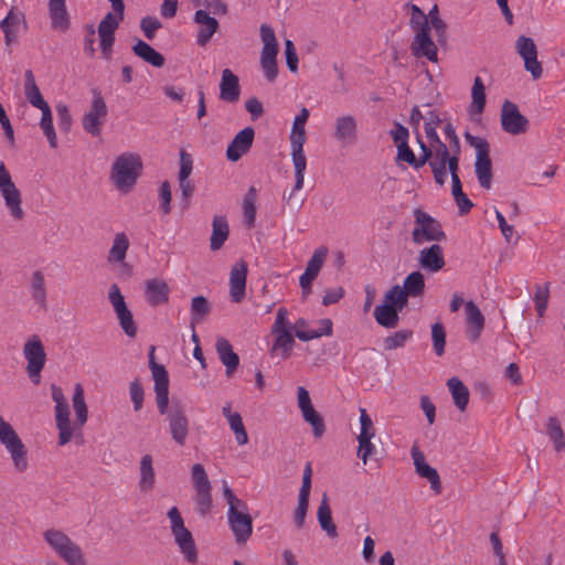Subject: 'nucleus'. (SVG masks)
Returning a JSON list of instances; mask_svg holds the SVG:
<instances>
[{
    "instance_id": "603ef678",
    "label": "nucleus",
    "mask_w": 565,
    "mask_h": 565,
    "mask_svg": "<svg viewBox=\"0 0 565 565\" xmlns=\"http://www.w3.org/2000/svg\"><path fill=\"white\" fill-rule=\"evenodd\" d=\"M412 337L413 332L411 330L396 331L384 339L383 347L387 351L403 348Z\"/></svg>"
},
{
    "instance_id": "4d7b16f0",
    "label": "nucleus",
    "mask_w": 565,
    "mask_h": 565,
    "mask_svg": "<svg viewBox=\"0 0 565 565\" xmlns=\"http://www.w3.org/2000/svg\"><path fill=\"white\" fill-rule=\"evenodd\" d=\"M431 340L435 353L441 356L446 345V331L441 323L436 322L431 326Z\"/></svg>"
},
{
    "instance_id": "ddd939ff",
    "label": "nucleus",
    "mask_w": 565,
    "mask_h": 565,
    "mask_svg": "<svg viewBox=\"0 0 565 565\" xmlns=\"http://www.w3.org/2000/svg\"><path fill=\"white\" fill-rule=\"evenodd\" d=\"M263 49L260 52V66L268 82H274L278 75L277 55L279 52L278 41L274 29L268 24L259 28Z\"/></svg>"
},
{
    "instance_id": "1a4fd4ad",
    "label": "nucleus",
    "mask_w": 565,
    "mask_h": 565,
    "mask_svg": "<svg viewBox=\"0 0 565 565\" xmlns=\"http://www.w3.org/2000/svg\"><path fill=\"white\" fill-rule=\"evenodd\" d=\"M22 355L26 362L25 372L35 385L41 382V373L46 364V352L39 334L29 335L22 347Z\"/></svg>"
},
{
    "instance_id": "c03bdc74",
    "label": "nucleus",
    "mask_w": 565,
    "mask_h": 565,
    "mask_svg": "<svg viewBox=\"0 0 565 565\" xmlns=\"http://www.w3.org/2000/svg\"><path fill=\"white\" fill-rule=\"evenodd\" d=\"M327 256L328 248L326 246H320L316 248L312 256L307 263L305 271L301 275L309 277L311 279H316L321 268L323 267Z\"/></svg>"
},
{
    "instance_id": "774afa93",
    "label": "nucleus",
    "mask_w": 565,
    "mask_h": 565,
    "mask_svg": "<svg viewBox=\"0 0 565 565\" xmlns=\"http://www.w3.org/2000/svg\"><path fill=\"white\" fill-rule=\"evenodd\" d=\"M372 439L373 438L358 439V457L361 458L364 465L367 462L369 458L375 452V445L372 443Z\"/></svg>"
},
{
    "instance_id": "5701e85b",
    "label": "nucleus",
    "mask_w": 565,
    "mask_h": 565,
    "mask_svg": "<svg viewBox=\"0 0 565 565\" xmlns=\"http://www.w3.org/2000/svg\"><path fill=\"white\" fill-rule=\"evenodd\" d=\"M193 22L198 25L195 36L199 46H205L218 30V21L203 9H198L193 15Z\"/></svg>"
},
{
    "instance_id": "5fc2aeb1",
    "label": "nucleus",
    "mask_w": 565,
    "mask_h": 565,
    "mask_svg": "<svg viewBox=\"0 0 565 565\" xmlns=\"http://www.w3.org/2000/svg\"><path fill=\"white\" fill-rule=\"evenodd\" d=\"M192 3L214 15H225L228 12V7L223 0H192Z\"/></svg>"
},
{
    "instance_id": "a18cd8bd",
    "label": "nucleus",
    "mask_w": 565,
    "mask_h": 565,
    "mask_svg": "<svg viewBox=\"0 0 565 565\" xmlns=\"http://www.w3.org/2000/svg\"><path fill=\"white\" fill-rule=\"evenodd\" d=\"M273 334L275 335V341L271 351L280 354L282 359H288L295 344L291 330Z\"/></svg>"
},
{
    "instance_id": "49530a36",
    "label": "nucleus",
    "mask_w": 565,
    "mask_h": 565,
    "mask_svg": "<svg viewBox=\"0 0 565 565\" xmlns=\"http://www.w3.org/2000/svg\"><path fill=\"white\" fill-rule=\"evenodd\" d=\"M546 434L553 441L556 451H565L564 431L556 417H550L546 422Z\"/></svg>"
},
{
    "instance_id": "a878e982",
    "label": "nucleus",
    "mask_w": 565,
    "mask_h": 565,
    "mask_svg": "<svg viewBox=\"0 0 565 565\" xmlns=\"http://www.w3.org/2000/svg\"><path fill=\"white\" fill-rule=\"evenodd\" d=\"M465 313L467 335L471 342H477L484 329V316L472 300L465 303Z\"/></svg>"
},
{
    "instance_id": "bb28decb",
    "label": "nucleus",
    "mask_w": 565,
    "mask_h": 565,
    "mask_svg": "<svg viewBox=\"0 0 565 565\" xmlns=\"http://www.w3.org/2000/svg\"><path fill=\"white\" fill-rule=\"evenodd\" d=\"M254 136L255 131L252 127L241 130L226 149L227 159L233 162L239 160L250 149Z\"/></svg>"
},
{
    "instance_id": "c9c22d12",
    "label": "nucleus",
    "mask_w": 565,
    "mask_h": 565,
    "mask_svg": "<svg viewBox=\"0 0 565 565\" xmlns=\"http://www.w3.org/2000/svg\"><path fill=\"white\" fill-rule=\"evenodd\" d=\"M230 228L225 216L215 215L212 222V235L210 247L212 250H218L228 238Z\"/></svg>"
},
{
    "instance_id": "cd10ccee",
    "label": "nucleus",
    "mask_w": 565,
    "mask_h": 565,
    "mask_svg": "<svg viewBox=\"0 0 565 565\" xmlns=\"http://www.w3.org/2000/svg\"><path fill=\"white\" fill-rule=\"evenodd\" d=\"M411 50L416 57H426L431 62L438 61V50L429 35V31L416 32Z\"/></svg>"
},
{
    "instance_id": "c756f323",
    "label": "nucleus",
    "mask_w": 565,
    "mask_h": 565,
    "mask_svg": "<svg viewBox=\"0 0 565 565\" xmlns=\"http://www.w3.org/2000/svg\"><path fill=\"white\" fill-rule=\"evenodd\" d=\"M130 247V241L125 232L114 235L111 246L107 254V263L111 266L127 267L126 257Z\"/></svg>"
},
{
    "instance_id": "8fccbe9b",
    "label": "nucleus",
    "mask_w": 565,
    "mask_h": 565,
    "mask_svg": "<svg viewBox=\"0 0 565 565\" xmlns=\"http://www.w3.org/2000/svg\"><path fill=\"white\" fill-rule=\"evenodd\" d=\"M256 190L250 188L243 202L244 221L248 227L254 226L256 218Z\"/></svg>"
},
{
    "instance_id": "6ab92c4d",
    "label": "nucleus",
    "mask_w": 565,
    "mask_h": 565,
    "mask_svg": "<svg viewBox=\"0 0 565 565\" xmlns=\"http://www.w3.org/2000/svg\"><path fill=\"white\" fill-rule=\"evenodd\" d=\"M333 138L342 147L354 146L359 140V122L355 116L342 114L334 119Z\"/></svg>"
},
{
    "instance_id": "a19ab883",
    "label": "nucleus",
    "mask_w": 565,
    "mask_h": 565,
    "mask_svg": "<svg viewBox=\"0 0 565 565\" xmlns=\"http://www.w3.org/2000/svg\"><path fill=\"white\" fill-rule=\"evenodd\" d=\"M30 294L33 301L41 308L46 307V286L44 275L40 270H35L30 279Z\"/></svg>"
},
{
    "instance_id": "e433bc0d",
    "label": "nucleus",
    "mask_w": 565,
    "mask_h": 565,
    "mask_svg": "<svg viewBox=\"0 0 565 565\" xmlns=\"http://www.w3.org/2000/svg\"><path fill=\"white\" fill-rule=\"evenodd\" d=\"M139 488L141 491H150L156 483V473L153 469L152 456L143 455L139 462Z\"/></svg>"
},
{
    "instance_id": "4c0bfd02",
    "label": "nucleus",
    "mask_w": 565,
    "mask_h": 565,
    "mask_svg": "<svg viewBox=\"0 0 565 565\" xmlns=\"http://www.w3.org/2000/svg\"><path fill=\"white\" fill-rule=\"evenodd\" d=\"M134 53L154 67L164 65V57L161 53L157 52L152 46L142 40H138L132 46Z\"/></svg>"
},
{
    "instance_id": "f03ea898",
    "label": "nucleus",
    "mask_w": 565,
    "mask_h": 565,
    "mask_svg": "<svg viewBox=\"0 0 565 565\" xmlns=\"http://www.w3.org/2000/svg\"><path fill=\"white\" fill-rule=\"evenodd\" d=\"M51 396L55 403L54 418L56 429L58 431L57 444L58 446H65L72 439L82 437V428L88 418V408L85 402L84 388L79 383L74 386L72 403L76 418L73 423L71 422L70 405L62 388L52 384Z\"/></svg>"
},
{
    "instance_id": "6e6552de",
    "label": "nucleus",
    "mask_w": 565,
    "mask_h": 565,
    "mask_svg": "<svg viewBox=\"0 0 565 565\" xmlns=\"http://www.w3.org/2000/svg\"><path fill=\"white\" fill-rule=\"evenodd\" d=\"M0 445L10 455L12 466L19 473L29 468L28 449L13 426L0 415Z\"/></svg>"
},
{
    "instance_id": "6e6d98bb",
    "label": "nucleus",
    "mask_w": 565,
    "mask_h": 565,
    "mask_svg": "<svg viewBox=\"0 0 565 565\" xmlns=\"http://www.w3.org/2000/svg\"><path fill=\"white\" fill-rule=\"evenodd\" d=\"M301 414L305 422H307L312 427L315 437H322L326 431V427L321 415L315 408L307 409Z\"/></svg>"
},
{
    "instance_id": "39448f33",
    "label": "nucleus",
    "mask_w": 565,
    "mask_h": 565,
    "mask_svg": "<svg viewBox=\"0 0 565 565\" xmlns=\"http://www.w3.org/2000/svg\"><path fill=\"white\" fill-rule=\"evenodd\" d=\"M24 95L31 106L41 110L42 116L39 125L50 147L55 149L57 147V136L53 126L52 110L50 105L44 100L31 70L24 72Z\"/></svg>"
},
{
    "instance_id": "3c124183",
    "label": "nucleus",
    "mask_w": 565,
    "mask_h": 565,
    "mask_svg": "<svg viewBox=\"0 0 565 565\" xmlns=\"http://www.w3.org/2000/svg\"><path fill=\"white\" fill-rule=\"evenodd\" d=\"M407 296L406 292L398 285L392 287L384 297L385 305L390 307L396 308V310L401 311L407 305Z\"/></svg>"
},
{
    "instance_id": "2eb2a0df",
    "label": "nucleus",
    "mask_w": 565,
    "mask_h": 565,
    "mask_svg": "<svg viewBox=\"0 0 565 565\" xmlns=\"http://www.w3.org/2000/svg\"><path fill=\"white\" fill-rule=\"evenodd\" d=\"M469 145L476 149L475 171L479 184L483 189L491 188L492 163L489 156V143L486 139L467 136Z\"/></svg>"
},
{
    "instance_id": "680f3d73",
    "label": "nucleus",
    "mask_w": 565,
    "mask_h": 565,
    "mask_svg": "<svg viewBox=\"0 0 565 565\" xmlns=\"http://www.w3.org/2000/svg\"><path fill=\"white\" fill-rule=\"evenodd\" d=\"M129 395L134 405L135 412H139L143 406L145 391L141 383L135 380L129 385Z\"/></svg>"
},
{
    "instance_id": "e2e57ef3",
    "label": "nucleus",
    "mask_w": 565,
    "mask_h": 565,
    "mask_svg": "<svg viewBox=\"0 0 565 565\" xmlns=\"http://www.w3.org/2000/svg\"><path fill=\"white\" fill-rule=\"evenodd\" d=\"M291 330L290 321L288 319V311L281 307L278 309L275 322L271 327V333Z\"/></svg>"
},
{
    "instance_id": "72a5a7b5",
    "label": "nucleus",
    "mask_w": 565,
    "mask_h": 565,
    "mask_svg": "<svg viewBox=\"0 0 565 565\" xmlns=\"http://www.w3.org/2000/svg\"><path fill=\"white\" fill-rule=\"evenodd\" d=\"M239 93L238 77L231 70L225 68L222 72L220 83V98L228 103H235L239 98Z\"/></svg>"
},
{
    "instance_id": "f257e3e1",
    "label": "nucleus",
    "mask_w": 565,
    "mask_h": 565,
    "mask_svg": "<svg viewBox=\"0 0 565 565\" xmlns=\"http://www.w3.org/2000/svg\"><path fill=\"white\" fill-rule=\"evenodd\" d=\"M150 369L154 381L156 403L161 415H167L169 423V433L172 440L184 446L190 433L189 418L185 415V408L181 401H172L169 408V377L163 365L153 361V348L150 353Z\"/></svg>"
},
{
    "instance_id": "338daca9",
    "label": "nucleus",
    "mask_w": 565,
    "mask_h": 565,
    "mask_svg": "<svg viewBox=\"0 0 565 565\" xmlns=\"http://www.w3.org/2000/svg\"><path fill=\"white\" fill-rule=\"evenodd\" d=\"M159 195H160V201H161L160 206H161L162 212L164 214H169L171 211L172 195H171V186L168 181H164L161 183L160 189H159Z\"/></svg>"
},
{
    "instance_id": "9d476101",
    "label": "nucleus",
    "mask_w": 565,
    "mask_h": 565,
    "mask_svg": "<svg viewBox=\"0 0 565 565\" xmlns=\"http://www.w3.org/2000/svg\"><path fill=\"white\" fill-rule=\"evenodd\" d=\"M414 227L412 231V239L416 245H423L431 242H443L446 234L441 224L431 215L420 209L413 211Z\"/></svg>"
},
{
    "instance_id": "7c9ffc66",
    "label": "nucleus",
    "mask_w": 565,
    "mask_h": 565,
    "mask_svg": "<svg viewBox=\"0 0 565 565\" xmlns=\"http://www.w3.org/2000/svg\"><path fill=\"white\" fill-rule=\"evenodd\" d=\"M419 266L430 273H437L445 266L443 247L438 244L424 248L418 254Z\"/></svg>"
},
{
    "instance_id": "864d4df0",
    "label": "nucleus",
    "mask_w": 565,
    "mask_h": 565,
    "mask_svg": "<svg viewBox=\"0 0 565 565\" xmlns=\"http://www.w3.org/2000/svg\"><path fill=\"white\" fill-rule=\"evenodd\" d=\"M409 24L415 33L430 31L428 17L415 4L411 6Z\"/></svg>"
},
{
    "instance_id": "f3484780",
    "label": "nucleus",
    "mask_w": 565,
    "mask_h": 565,
    "mask_svg": "<svg viewBox=\"0 0 565 565\" xmlns=\"http://www.w3.org/2000/svg\"><path fill=\"white\" fill-rule=\"evenodd\" d=\"M194 489V501L200 514H206L212 505L211 482L201 463H194L191 469Z\"/></svg>"
},
{
    "instance_id": "37998d69",
    "label": "nucleus",
    "mask_w": 565,
    "mask_h": 565,
    "mask_svg": "<svg viewBox=\"0 0 565 565\" xmlns=\"http://www.w3.org/2000/svg\"><path fill=\"white\" fill-rule=\"evenodd\" d=\"M398 312L396 308L382 303L375 307L374 318L380 326L391 329L395 328L398 323Z\"/></svg>"
},
{
    "instance_id": "20e7f679",
    "label": "nucleus",
    "mask_w": 565,
    "mask_h": 565,
    "mask_svg": "<svg viewBox=\"0 0 565 565\" xmlns=\"http://www.w3.org/2000/svg\"><path fill=\"white\" fill-rule=\"evenodd\" d=\"M142 169V160L138 153L122 152L114 159L110 166L109 180L116 190L127 194L137 184Z\"/></svg>"
},
{
    "instance_id": "69168bd1",
    "label": "nucleus",
    "mask_w": 565,
    "mask_h": 565,
    "mask_svg": "<svg viewBox=\"0 0 565 565\" xmlns=\"http://www.w3.org/2000/svg\"><path fill=\"white\" fill-rule=\"evenodd\" d=\"M140 26L146 38L148 40H152L154 38L156 31L159 30L162 24L158 19L153 17H146L141 20Z\"/></svg>"
},
{
    "instance_id": "7ed1b4c3",
    "label": "nucleus",
    "mask_w": 565,
    "mask_h": 565,
    "mask_svg": "<svg viewBox=\"0 0 565 565\" xmlns=\"http://www.w3.org/2000/svg\"><path fill=\"white\" fill-rule=\"evenodd\" d=\"M223 497L227 503V524L237 544L246 543L253 533V518L245 501L234 494L226 481H223Z\"/></svg>"
},
{
    "instance_id": "f704fd0d",
    "label": "nucleus",
    "mask_w": 565,
    "mask_h": 565,
    "mask_svg": "<svg viewBox=\"0 0 565 565\" xmlns=\"http://www.w3.org/2000/svg\"><path fill=\"white\" fill-rule=\"evenodd\" d=\"M24 23V14L20 11L11 9L7 17L0 22V29L4 34L7 44L15 41L19 26Z\"/></svg>"
},
{
    "instance_id": "c85d7f7f",
    "label": "nucleus",
    "mask_w": 565,
    "mask_h": 565,
    "mask_svg": "<svg viewBox=\"0 0 565 565\" xmlns=\"http://www.w3.org/2000/svg\"><path fill=\"white\" fill-rule=\"evenodd\" d=\"M47 10L51 28L53 30L65 32L70 29L71 17L66 0H47Z\"/></svg>"
},
{
    "instance_id": "4468645a",
    "label": "nucleus",
    "mask_w": 565,
    "mask_h": 565,
    "mask_svg": "<svg viewBox=\"0 0 565 565\" xmlns=\"http://www.w3.org/2000/svg\"><path fill=\"white\" fill-rule=\"evenodd\" d=\"M108 301L110 302L119 326L125 334L129 338H135L138 331L137 324L117 284H111L109 286Z\"/></svg>"
},
{
    "instance_id": "58836bf2",
    "label": "nucleus",
    "mask_w": 565,
    "mask_h": 565,
    "mask_svg": "<svg viewBox=\"0 0 565 565\" xmlns=\"http://www.w3.org/2000/svg\"><path fill=\"white\" fill-rule=\"evenodd\" d=\"M317 518L321 529L327 533L329 537L334 539L338 536L337 526L332 520L331 509L328 502L327 494H323L322 497V500L317 511Z\"/></svg>"
},
{
    "instance_id": "393cba45",
    "label": "nucleus",
    "mask_w": 565,
    "mask_h": 565,
    "mask_svg": "<svg viewBox=\"0 0 565 565\" xmlns=\"http://www.w3.org/2000/svg\"><path fill=\"white\" fill-rule=\"evenodd\" d=\"M247 264L243 260L233 265L230 274V296L233 302L239 303L245 298Z\"/></svg>"
},
{
    "instance_id": "9b49d317",
    "label": "nucleus",
    "mask_w": 565,
    "mask_h": 565,
    "mask_svg": "<svg viewBox=\"0 0 565 565\" xmlns=\"http://www.w3.org/2000/svg\"><path fill=\"white\" fill-rule=\"evenodd\" d=\"M171 533L184 559L191 564L198 561L196 545L192 533L184 526V521L177 507H172L168 513Z\"/></svg>"
},
{
    "instance_id": "f8f14e48",
    "label": "nucleus",
    "mask_w": 565,
    "mask_h": 565,
    "mask_svg": "<svg viewBox=\"0 0 565 565\" xmlns=\"http://www.w3.org/2000/svg\"><path fill=\"white\" fill-rule=\"evenodd\" d=\"M0 195L9 215L14 221H22L25 216L22 206V193L13 182L3 161H0Z\"/></svg>"
},
{
    "instance_id": "bf43d9fd",
    "label": "nucleus",
    "mask_w": 565,
    "mask_h": 565,
    "mask_svg": "<svg viewBox=\"0 0 565 565\" xmlns=\"http://www.w3.org/2000/svg\"><path fill=\"white\" fill-rule=\"evenodd\" d=\"M359 412L360 433L358 435V439L374 438L375 428L372 418L370 417L365 408H360Z\"/></svg>"
},
{
    "instance_id": "052dcab7",
    "label": "nucleus",
    "mask_w": 565,
    "mask_h": 565,
    "mask_svg": "<svg viewBox=\"0 0 565 565\" xmlns=\"http://www.w3.org/2000/svg\"><path fill=\"white\" fill-rule=\"evenodd\" d=\"M548 297H550V291H548L547 285H545V286L537 285L535 287L534 302H535V309L540 317H543L545 313V310L547 308Z\"/></svg>"
},
{
    "instance_id": "79ce46f5",
    "label": "nucleus",
    "mask_w": 565,
    "mask_h": 565,
    "mask_svg": "<svg viewBox=\"0 0 565 565\" xmlns=\"http://www.w3.org/2000/svg\"><path fill=\"white\" fill-rule=\"evenodd\" d=\"M486 86L481 77L476 76L471 87L470 115H481L486 106Z\"/></svg>"
},
{
    "instance_id": "423d86ee",
    "label": "nucleus",
    "mask_w": 565,
    "mask_h": 565,
    "mask_svg": "<svg viewBox=\"0 0 565 565\" xmlns=\"http://www.w3.org/2000/svg\"><path fill=\"white\" fill-rule=\"evenodd\" d=\"M308 117L309 110L307 108H302L300 114L296 116L294 120L290 134L291 158L295 168L294 191H300L305 183L307 159L303 152V145L306 142L305 125L308 120Z\"/></svg>"
},
{
    "instance_id": "2f4dec72",
    "label": "nucleus",
    "mask_w": 565,
    "mask_h": 565,
    "mask_svg": "<svg viewBox=\"0 0 565 565\" xmlns=\"http://www.w3.org/2000/svg\"><path fill=\"white\" fill-rule=\"evenodd\" d=\"M215 349L220 361L225 366L226 375L230 377L239 365V358L234 352L230 341L223 337L217 338Z\"/></svg>"
},
{
    "instance_id": "ea45409f",
    "label": "nucleus",
    "mask_w": 565,
    "mask_h": 565,
    "mask_svg": "<svg viewBox=\"0 0 565 565\" xmlns=\"http://www.w3.org/2000/svg\"><path fill=\"white\" fill-rule=\"evenodd\" d=\"M447 386L454 399L456 407L463 412L469 403V390L458 377H450L447 381Z\"/></svg>"
},
{
    "instance_id": "de8ad7c7",
    "label": "nucleus",
    "mask_w": 565,
    "mask_h": 565,
    "mask_svg": "<svg viewBox=\"0 0 565 565\" xmlns=\"http://www.w3.org/2000/svg\"><path fill=\"white\" fill-rule=\"evenodd\" d=\"M425 288L424 276L420 271L411 273L405 279L402 289L406 292L407 298L418 297Z\"/></svg>"
},
{
    "instance_id": "0eeeda50",
    "label": "nucleus",
    "mask_w": 565,
    "mask_h": 565,
    "mask_svg": "<svg viewBox=\"0 0 565 565\" xmlns=\"http://www.w3.org/2000/svg\"><path fill=\"white\" fill-rule=\"evenodd\" d=\"M43 541L67 565H88L83 548L63 530L56 527L46 529L43 532Z\"/></svg>"
},
{
    "instance_id": "aec40b11",
    "label": "nucleus",
    "mask_w": 565,
    "mask_h": 565,
    "mask_svg": "<svg viewBox=\"0 0 565 565\" xmlns=\"http://www.w3.org/2000/svg\"><path fill=\"white\" fill-rule=\"evenodd\" d=\"M516 53L524 62V68L532 75L533 79H539L543 74V67L537 60V49L534 41L525 35H521L515 41Z\"/></svg>"
},
{
    "instance_id": "13d9d810",
    "label": "nucleus",
    "mask_w": 565,
    "mask_h": 565,
    "mask_svg": "<svg viewBox=\"0 0 565 565\" xmlns=\"http://www.w3.org/2000/svg\"><path fill=\"white\" fill-rule=\"evenodd\" d=\"M231 430L233 431L235 436V440L237 445L244 446L248 443V435L246 431V428L244 426L243 419L241 414L237 416H234V418H230L227 422Z\"/></svg>"
},
{
    "instance_id": "412c9836",
    "label": "nucleus",
    "mask_w": 565,
    "mask_h": 565,
    "mask_svg": "<svg viewBox=\"0 0 565 565\" xmlns=\"http://www.w3.org/2000/svg\"><path fill=\"white\" fill-rule=\"evenodd\" d=\"M124 15L116 12H108L98 25V36L102 53L105 58H110L111 47L115 41V31L118 29Z\"/></svg>"
},
{
    "instance_id": "dca6fc26",
    "label": "nucleus",
    "mask_w": 565,
    "mask_h": 565,
    "mask_svg": "<svg viewBox=\"0 0 565 565\" xmlns=\"http://www.w3.org/2000/svg\"><path fill=\"white\" fill-rule=\"evenodd\" d=\"M108 108L99 92H94L89 109L82 117V127L92 137H98L106 121Z\"/></svg>"
},
{
    "instance_id": "0e129e2a",
    "label": "nucleus",
    "mask_w": 565,
    "mask_h": 565,
    "mask_svg": "<svg viewBox=\"0 0 565 565\" xmlns=\"http://www.w3.org/2000/svg\"><path fill=\"white\" fill-rule=\"evenodd\" d=\"M285 55H286V63L290 72L295 73L298 71V55L296 52V47L291 40L285 41Z\"/></svg>"
},
{
    "instance_id": "4be33fe9",
    "label": "nucleus",
    "mask_w": 565,
    "mask_h": 565,
    "mask_svg": "<svg viewBox=\"0 0 565 565\" xmlns=\"http://www.w3.org/2000/svg\"><path fill=\"white\" fill-rule=\"evenodd\" d=\"M527 125V119L519 111L518 106L505 100L501 108L502 129L510 135L516 136L525 132Z\"/></svg>"
},
{
    "instance_id": "a211bd4d",
    "label": "nucleus",
    "mask_w": 565,
    "mask_h": 565,
    "mask_svg": "<svg viewBox=\"0 0 565 565\" xmlns=\"http://www.w3.org/2000/svg\"><path fill=\"white\" fill-rule=\"evenodd\" d=\"M433 147V154L429 160V166L434 173L436 183L443 185L447 180V169L450 171L452 160L457 162V170L459 169V158L457 154L450 156L447 146L444 142H438Z\"/></svg>"
},
{
    "instance_id": "b1692460",
    "label": "nucleus",
    "mask_w": 565,
    "mask_h": 565,
    "mask_svg": "<svg viewBox=\"0 0 565 565\" xmlns=\"http://www.w3.org/2000/svg\"><path fill=\"white\" fill-rule=\"evenodd\" d=\"M411 455L414 461L416 473L419 477L426 479L430 483L431 490L436 494H439L441 492V483L437 470L426 462L425 455L418 448V446L414 445L412 447Z\"/></svg>"
},
{
    "instance_id": "09e8293b",
    "label": "nucleus",
    "mask_w": 565,
    "mask_h": 565,
    "mask_svg": "<svg viewBox=\"0 0 565 565\" xmlns=\"http://www.w3.org/2000/svg\"><path fill=\"white\" fill-rule=\"evenodd\" d=\"M210 310L211 307L205 297H194L191 301V328L194 329L195 324L200 323L209 315Z\"/></svg>"
},
{
    "instance_id": "473e14b6",
    "label": "nucleus",
    "mask_w": 565,
    "mask_h": 565,
    "mask_svg": "<svg viewBox=\"0 0 565 565\" xmlns=\"http://www.w3.org/2000/svg\"><path fill=\"white\" fill-rule=\"evenodd\" d=\"M170 289L168 284L158 278L146 282L145 296L150 306L163 305L169 300Z\"/></svg>"
}]
</instances>
